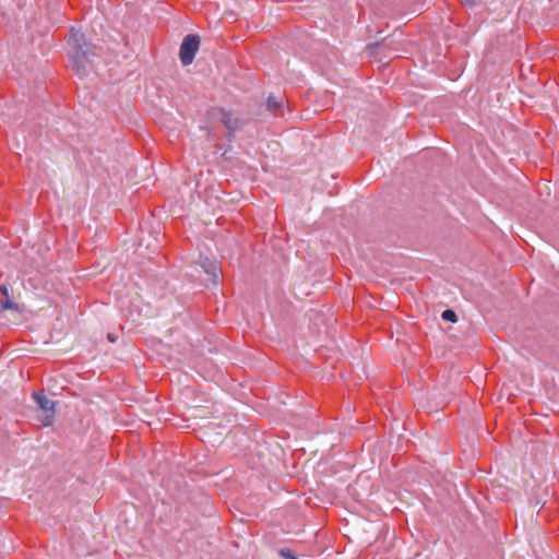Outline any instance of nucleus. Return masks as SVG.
Returning a JSON list of instances; mask_svg holds the SVG:
<instances>
[{
	"label": "nucleus",
	"instance_id": "1",
	"mask_svg": "<svg viewBox=\"0 0 559 559\" xmlns=\"http://www.w3.org/2000/svg\"><path fill=\"white\" fill-rule=\"evenodd\" d=\"M69 43L71 45V60L73 70L79 75H85L93 69L91 60V51L85 43L84 34L79 29L72 28L70 32Z\"/></svg>",
	"mask_w": 559,
	"mask_h": 559
},
{
	"label": "nucleus",
	"instance_id": "2",
	"mask_svg": "<svg viewBox=\"0 0 559 559\" xmlns=\"http://www.w3.org/2000/svg\"><path fill=\"white\" fill-rule=\"evenodd\" d=\"M200 47V37L195 34L187 35L180 46L179 57L183 66H189L193 62L195 53Z\"/></svg>",
	"mask_w": 559,
	"mask_h": 559
},
{
	"label": "nucleus",
	"instance_id": "3",
	"mask_svg": "<svg viewBox=\"0 0 559 559\" xmlns=\"http://www.w3.org/2000/svg\"><path fill=\"white\" fill-rule=\"evenodd\" d=\"M33 397L43 411L44 415L39 417V421L43 426H50L53 423L56 414V404L41 393L34 392Z\"/></svg>",
	"mask_w": 559,
	"mask_h": 559
},
{
	"label": "nucleus",
	"instance_id": "4",
	"mask_svg": "<svg viewBox=\"0 0 559 559\" xmlns=\"http://www.w3.org/2000/svg\"><path fill=\"white\" fill-rule=\"evenodd\" d=\"M222 121L230 131L236 130L238 120L230 112L222 111Z\"/></svg>",
	"mask_w": 559,
	"mask_h": 559
},
{
	"label": "nucleus",
	"instance_id": "5",
	"mask_svg": "<svg viewBox=\"0 0 559 559\" xmlns=\"http://www.w3.org/2000/svg\"><path fill=\"white\" fill-rule=\"evenodd\" d=\"M203 267H204L205 272L212 276L214 283H216L218 273H217V266L215 265V263H211L209 267L203 265Z\"/></svg>",
	"mask_w": 559,
	"mask_h": 559
},
{
	"label": "nucleus",
	"instance_id": "6",
	"mask_svg": "<svg viewBox=\"0 0 559 559\" xmlns=\"http://www.w3.org/2000/svg\"><path fill=\"white\" fill-rule=\"evenodd\" d=\"M441 317H442V319L444 321H451V322H456L457 321L456 313L453 310H450V309L444 310L442 312Z\"/></svg>",
	"mask_w": 559,
	"mask_h": 559
},
{
	"label": "nucleus",
	"instance_id": "7",
	"mask_svg": "<svg viewBox=\"0 0 559 559\" xmlns=\"http://www.w3.org/2000/svg\"><path fill=\"white\" fill-rule=\"evenodd\" d=\"M267 107L271 109V110H275L277 108L281 107V102L274 97V96H270L267 98Z\"/></svg>",
	"mask_w": 559,
	"mask_h": 559
},
{
	"label": "nucleus",
	"instance_id": "8",
	"mask_svg": "<svg viewBox=\"0 0 559 559\" xmlns=\"http://www.w3.org/2000/svg\"><path fill=\"white\" fill-rule=\"evenodd\" d=\"M2 308H3V309H14V310H16V311H20V307H19V305L13 304V302H11V301H9V300H7V301H4V302L2 304Z\"/></svg>",
	"mask_w": 559,
	"mask_h": 559
},
{
	"label": "nucleus",
	"instance_id": "9",
	"mask_svg": "<svg viewBox=\"0 0 559 559\" xmlns=\"http://www.w3.org/2000/svg\"><path fill=\"white\" fill-rule=\"evenodd\" d=\"M281 556L285 559H297L288 549H282Z\"/></svg>",
	"mask_w": 559,
	"mask_h": 559
},
{
	"label": "nucleus",
	"instance_id": "10",
	"mask_svg": "<svg viewBox=\"0 0 559 559\" xmlns=\"http://www.w3.org/2000/svg\"><path fill=\"white\" fill-rule=\"evenodd\" d=\"M467 4H474L477 0H463Z\"/></svg>",
	"mask_w": 559,
	"mask_h": 559
},
{
	"label": "nucleus",
	"instance_id": "11",
	"mask_svg": "<svg viewBox=\"0 0 559 559\" xmlns=\"http://www.w3.org/2000/svg\"><path fill=\"white\" fill-rule=\"evenodd\" d=\"M1 290L5 296H8V289L5 287H2Z\"/></svg>",
	"mask_w": 559,
	"mask_h": 559
}]
</instances>
